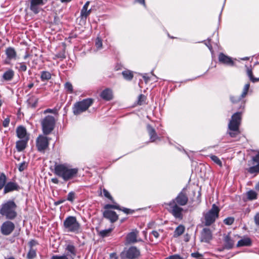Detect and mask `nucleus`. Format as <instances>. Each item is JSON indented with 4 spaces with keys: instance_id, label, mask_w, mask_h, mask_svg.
Listing matches in <instances>:
<instances>
[{
    "instance_id": "nucleus-19",
    "label": "nucleus",
    "mask_w": 259,
    "mask_h": 259,
    "mask_svg": "<svg viewBox=\"0 0 259 259\" xmlns=\"http://www.w3.org/2000/svg\"><path fill=\"white\" fill-rule=\"evenodd\" d=\"M219 61L220 63L228 66H233L234 62L232 59L225 55L224 53H221L219 55Z\"/></svg>"
},
{
    "instance_id": "nucleus-18",
    "label": "nucleus",
    "mask_w": 259,
    "mask_h": 259,
    "mask_svg": "<svg viewBox=\"0 0 259 259\" xmlns=\"http://www.w3.org/2000/svg\"><path fill=\"white\" fill-rule=\"evenodd\" d=\"M103 217L105 218L110 220V221L112 223L116 222L118 219V216L116 213L114 211L110 210H105L103 212Z\"/></svg>"
},
{
    "instance_id": "nucleus-8",
    "label": "nucleus",
    "mask_w": 259,
    "mask_h": 259,
    "mask_svg": "<svg viewBox=\"0 0 259 259\" xmlns=\"http://www.w3.org/2000/svg\"><path fill=\"white\" fill-rule=\"evenodd\" d=\"M42 131L45 135H48L54 130L56 120L53 116L47 115L40 121Z\"/></svg>"
},
{
    "instance_id": "nucleus-6",
    "label": "nucleus",
    "mask_w": 259,
    "mask_h": 259,
    "mask_svg": "<svg viewBox=\"0 0 259 259\" xmlns=\"http://www.w3.org/2000/svg\"><path fill=\"white\" fill-rule=\"evenodd\" d=\"M63 227L64 229L69 232L78 234L81 232L80 225L74 216L67 217L64 221Z\"/></svg>"
},
{
    "instance_id": "nucleus-63",
    "label": "nucleus",
    "mask_w": 259,
    "mask_h": 259,
    "mask_svg": "<svg viewBox=\"0 0 259 259\" xmlns=\"http://www.w3.org/2000/svg\"><path fill=\"white\" fill-rule=\"evenodd\" d=\"M33 86H34V83H32V82H31V83H29V84H28L27 87H28L29 89H31Z\"/></svg>"
},
{
    "instance_id": "nucleus-54",
    "label": "nucleus",
    "mask_w": 259,
    "mask_h": 259,
    "mask_svg": "<svg viewBox=\"0 0 259 259\" xmlns=\"http://www.w3.org/2000/svg\"><path fill=\"white\" fill-rule=\"evenodd\" d=\"M209 40H208V42H206L205 41H204V44H205V45L208 48L209 50L211 52H212V47L211 46V45L209 43Z\"/></svg>"
},
{
    "instance_id": "nucleus-32",
    "label": "nucleus",
    "mask_w": 259,
    "mask_h": 259,
    "mask_svg": "<svg viewBox=\"0 0 259 259\" xmlns=\"http://www.w3.org/2000/svg\"><path fill=\"white\" fill-rule=\"evenodd\" d=\"M51 78V74L47 71H43L41 72L40 78L41 81L48 80Z\"/></svg>"
},
{
    "instance_id": "nucleus-40",
    "label": "nucleus",
    "mask_w": 259,
    "mask_h": 259,
    "mask_svg": "<svg viewBox=\"0 0 259 259\" xmlns=\"http://www.w3.org/2000/svg\"><path fill=\"white\" fill-rule=\"evenodd\" d=\"M111 231L112 229L103 230L100 231L99 235L102 237H105L106 236H108Z\"/></svg>"
},
{
    "instance_id": "nucleus-16",
    "label": "nucleus",
    "mask_w": 259,
    "mask_h": 259,
    "mask_svg": "<svg viewBox=\"0 0 259 259\" xmlns=\"http://www.w3.org/2000/svg\"><path fill=\"white\" fill-rule=\"evenodd\" d=\"M44 4V0H31L30 9L34 14H38L40 11V7Z\"/></svg>"
},
{
    "instance_id": "nucleus-52",
    "label": "nucleus",
    "mask_w": 259,
    "mask_h": 259,
    "mask_svg": "<svg viewBox=\"0 0 259 259\" xmlns=\"http://www.w3.org/2000/svg\"><path fill=\"white\" fill-rule=\"evenodd\" d=\"M165 259H182V258L178 254L171 255Z\"/></svg>"
},
{
    "instance_id": "nucleus-56",
    "label": "nucleus",
    "mask_w": 259,
    "mask_h": 259,
    "mask_svg": "<svg viewBox=\"0 0 259 259\" xmlns=\"http://www.w3.org/2000/svg\"><path fill=\"white\" fill-rule=\"evenodd\" d=\"M143 77L146 83H147L149 81V79H150V78L146 74H144L143 75Z\"/></svg>"
},
{
    "instance_id": "nucleus-53",
    "label": "nucleus",
    "mask_w": 259,
    "mask_h": 259,
    "mask_svg": "<svg viewBox=\"0 0 259 259\" xmlns=\"http://www.w3.org/2000/svg\"><path fill=\"white\" fill-rule=\"evenodd\" d=\"M254 222L256 225L259 226V212L254 216Z\"/></svg>"
},
{
    "instance_id": "nucleus-50",
    "label": "nucleus",
    "mask_w": 259,
    "mask_h": 259,
    "mask_svg": "<svg viewBox=\"0 0 259 259\" xmlns=\"http://www.w3.org/2000/svg\"><path fill=\"white\" fill-rule=\"evenodd\" d=\"M144 97H145L144 95H143L142 94H141L139 96L138 101V104H139L140 105L142 104V103L144 101Z\"/></svg>"
},
{
    "instance_id": "nucleus-47",
    "label": "nucleus",
    "mask_w": 259,
    "mask_h": 259,
    "mask_svg": "<svg viewBox=\"0 0 259 259\" xmlns=\"http://www.w3.org/2000/svg\"><path fill=\"white\" fill-rule=\"evenodd\" d=\"M27 164L25 162L20 163L18 166V169L20 171H23L26 168Z\"/></svg>"
},
{
    "instance_id": "nucleus-45",
    "label": "nucleus",
    "mask_w": 259,
    "mask_h": 259,
    "mask_svg": "<svg viewBox=\"0 0 259 259\" xmlns=\"http://www.w3.org/2000/svg\"><path fill=\"white\" fill-rule=\"evenodd\" d=\"M75 198V193L73 191L70 192L67 195V200L72 202L74 201Z\"/></svg>"
},
{
    "instance_id": "nucleus-41",
    "label": "nucleus",
    "mask_w": 259,
    "mask_h": 259,
    "mask_svg": "<svg viewBox=\"0 0 259 259\" xmlns=\"http://www.w3.org/2000/svg\"><path fill=\"white\" fill-rule=\"evenodd\" d=\"M102 193L105 197L110 199L114 203L113 204L116 203L115 202H114V200L111 195H110V193L106 189H103Z\"/></svg>"
},
{
    "instance_id": "nucleus-9",
    "label": "nucleus",
    "mask_w": 259,
    "mask_h": 259,
    "mask_svg": "<svg viewBox=\"0 0 259 259\" xmlns=\"http://www.w3.org/2000/svg\"><path fill=\"white\" fill-rule=\"evenodd\" d=\"M120 255L122 259H136L140 256V251L137 247L133 246L122 251Z\"/></svg>"
},
{
    "instance_id": "nucleus-35",
    "label": "nucleus",
    "mask_w": 259,
    "mask_h": 259,
    "mask_svg": "<svg viewBox=\"0 0 259 259\" xmlns=\"http://www.w3.org/2000/svg\"><path fill=\"white\" fill-rule=\"evenodd\" d=\"M18 66H16V68L18 69L19 72H25L27 70V66L25 65L24 62L18 63Z\"/></svg>"
},
{
    "instance_id": "nucleus-61",
    "label": "nucleus",
    "mask_w": 259,
    "mask_h": 259,
    "mask_svg": "<svg viewBox=\"0 0 259 259\" xmlns=\"http://www.w3.org/2000/svg\"><path fill=\"white\" fill-rule=\"evenodd\" d=\"M36 244V242L33 240H32L29 242V245L31 246V247H32V246L35 245Z\"/></svg>"
},
{
    "instance_id": "nucleus-5",
    "label": "nucleus",
    "mask_w": 259,
    "mask_h": 259,
    "mask_svg": "<svg viewBox=\"0 0 259 259\" xmlns=\"http://www.w3.org/2000/svg\"><path fill=\"white\" fill-rule=\"evenodd\" d=\"M241 121V112H237L233 114L228 124L229 131L228 133L231 137L235 138L239 134V126Z\"/></svg>"
},
{
    "instance_id": "nucleus-17",
    "label": "nucleus",
    "mask_w": 259,
    "mask_h": 259,
    "mask_svg": "<svg viewBox=\"0 0 259 259\" xmlns=\"http://www.w3.org/2000/svg\"><path fill=\"white\" fill-rule=\"evenodd\" d=\"M20 187L16 182L14 181L8 182L4 188V194H7L14 191H18Z\"/></svg>"
},
{
    "instance_id": "nucleus-58",
    "label": "nucleus",
    "mask_w": 259,
    "mask_h": 259,
    "mask_svg": "<svg viewBox=\"0 0 259 259\" xmlns=\"http://www.w3.org/2000/svg\"><path fill=\"white\" fill-rule=\"evenodd\" d=\"M51 181L52 183H54V184H58L59 182V180L56 178H52L51 179Z\"/></svg>"
},
{
    "instance_id": "nucleus-30",
    "label": "nucleus",
    "mask_w": 259,
    "mask_h": 259,
    "mask_svg": "<svg viewBox=\"0 0 259 259\" xmlns=\"http://www.w3.org/2000/svg\"><path fill=\"white\" fill-rule=\"evenodd\" d=\"M7 178L4 172L0 174V190H2L5 187L7 184Z\"/></svg>"
},
{
    "instance_id": "nucleus-36",
    "label": "nucleus",
    "mask_w": 259,
    "mask_h": 259,
    "mask_svg": "<svg viewBox=\"0 0 259 259\" xmlns=\"http://www.w3.org/2000/svg\"><path fill=\"white\" fill-rule=\"evenodd\" d=\"M122 74L124 78L126 80H131L133 77V73L129 70L123 71L122 72Z\"/></svg>"
},
{
    "instance_id": "nucleus-26",
    "label": "nucleus",
    "mask_w": 259,
    "mask_h": 259,
    "mask_svg": "<svg viewBox=\"0 0 259 259\" xmlns=\"http://www.w3.org/2000/svg\"><path fill=\"white\" fill-rule=\"evenodd\" d=\"M29 138L21 139L16 142V147L18 151H23L26 147Z\"/></svg>"
},
{
    "instance_id": "nucleus-7",
    "label": "nucleus",
    "mask_w": 259,
    "mask_h": 259,
    "mask_svg": "<svg viewBox=\"0 0 259 259\" xmlns=\"http://www.w3.org/2000/svg\"><path fill=\"white\" fill-rule=\"evenodd\" d=\"M93 100L91 98H87L82 101L76 102L72 107L73 113L75 115H78L85 111L93 104Z\"/></svg>"
},
{
    "instance_id": "nucleus-15",
    "label": "nucleus",
    "mask_w": 259,
    "mask_h": 259,
    "mask_svg": "<svg viewBox=\"0 0 259 259\" xmlns=\"http://www.w3.org/2000/svg\"><path fill=\"white\" fill-rule=\"evenodd\" d=\"M5 54L7 58L5 63L8 64L12 60H16L17 58V53L15 49L11 47L7 48L5 50Z\"/></svg>"
},
{
    "instance_id": "nucleus-39",
    "label": "nucleus",
    "mask_w": 259,
    "mask_h": 259,
    "mask_svg": "<svg viewBox=\"0 0 259 259\" xmlns=\"http://www.w3.org/2000/svg\"><path fill=\"white\" fill-rule=\"evenodd\" d=\"M102 40L99 37H97L95 40V46L97 50H100L102 48Z\"/></svg>"
},
{
    "instance_id": "nucleus-34",
    "label": "nucleus",
    "mask_w": 259,
    "mask_h": 259,
    "mask_svg": "<svg viewBox=\"0 0 259 259\" xmlns=\"http://www.w3.org/2000/svg\"><path fill=\"white\" fill-rule=\"evenodd\" d=\"M247 74L249 77L250 80L252 82H255L259 81V78L254 77L252 74V71L251 69L247 68Z\"/></svg>"
},
{
    "instance_id": "nucleus-46",
    "label": "nucleus",
    "mask_w": 259,
    "mask_h": 259,
    "mask_svg": "<svg viewBox=\"0 0 259 259\" xmlns=\"http://www.w3.org/2000/svg\"><path fill=\"white\" fill-rule=\"evenodd\" d=\"M234 222V219L232 217H228L224 220V223L227 225H232Z\"/></svg>"
},
{
    "instance_id": "nucleus-42",
    "label": "nucleus",
    "mask_w": 259,
    "mask_h": 259,
    "mask_svg": "<svg viewBox=\"0 0 259 259\" xmlns=\"http://www.w3.org/2000/svg\"><path fill=\"white\" fill-rule=\"evenodd\" d=\"M65 89L69 93L72 94L73 92V86L69 82H67L65 84Z\"/></svg>"
},
{
    "instance_id": "nucleus-1",
    "label": "nucleus",
    "mask_w": 259,
    "mask_h": 259,
    "mask_svg": "<svg viewBox=\"0 0 259 259\" xmlns=\"http://www.w3.org/2000/svg\"><path fill=\"white\" fill-rule=\"evenodd\" d=\"M188 202L187 194L182 191L177 197L169 202L165 203L168 212L176 219L182 220L183 218L184 209L182 206L186 205Z\"/></svg>"
},
{
    "instance_id": "nucleus-62",
    "label": "nucleus",
    "mask_w": 259,
    "mask_h": 259,
    "mask_svg": "<svg viewBox=\"0 0 259 259\" xmlns=\"http://www.w3.org/2000/svg\"><path fill=\"white\" fill-rule=\"evenodd\" d=\"M255 73L257 75L259 76V64L255 67Z\"/></svg>"
},
{
    "instance_id": "nucleus-11",
    "label": "nucleus",
    "mask_w": 259,
    "mask_h": 259,
    "mask_svg": "<svg viewBox=\"0 0 259 259\" xmlns=\"http://www.w3.org/2000/svg\"><path fill=\"white\" fill-rule=\"evenodd\" d=\"M139 232L137 229L133 230L128 233L125 238V244H134L138 242H143V240L139 238Z\"/></svg>"
},
{
    "instance_id": "nucleus-57",
    "label": "nucleus",
    "mask_w": 259,
    "mask_h": 259,
    "mask_svg": "<svg viewBox=\"0 0 259 259\" xmlns=\"http://www.w3.org/2000/svg\"><path fill=\"white\" fill-rule=\"evenodd\" d=\"M64 201H65V200H63V199L59 200L55 202L54 204H55V205L57 206V205H58L63 203Z\"/></svg>"
},
{
    "instance_id": "nucleus-28",
    "label": "nucleus",
    "mask_w": 259,
    "mask_h": 259,
    "mask_svg": "<svg viewBox=\"0 0 259 259\" xmlns=\"http://www.w3.org/2000/svg\"><path fill=\"white\" fill-rule=\"evenodd\" d=\"M251 240L248 237L243 238L242 239L238 241L237 246H249L251 245Z\"/></svg>"
},
{
    "instance_id": "nucleus-29",
    "label": "nucleus",
    "mask_w": 259,
    "mask_h": 259,
    "mask_svg": "<svg viewBox=\"0 0 259 259\" xmlns=\"http://www.w3.org/2000/svg\"><path fill=\"white\" fill-rule=\"evenodd\" d=\"M224 241L226 248L230 249L233 247L234 244V241L231 238L229 234L225 237Z\"/></svg>"
},
{
    "instance_id": "nucleus-12",
    "label": "nucleus",
    "mask_w": 259,
    "mask_h": 259,
    "mask_svg": "<svg viewBox=\"0 0 259 259\" xmlns=\"http://www.w3.org/2000/svg\"><path fill=\"white\" fill-rule=\"evenodd\" d=\"M15 228L14 223L11 220H7L4 222L1 226V233L5 236L10 235L14 230Z\"/></svg>"
},
{
    "instance_id": "nucleus-27",
    "label": "nucleus",
    "mask_w": 259,
    "mask_h": 259,
    "mask_svg": "<svg viewBox=\"0 0 259 259\" xmlns=\"http://www.w3.org/2000/svg\"><path fill=\"white\" fill-rule=\"evenodd\" d=\"M100 96L104 100L109 101L112 99V92L109 89H106L101 92Z\"/></svg>"
},
{
    "instance_id": "nucleus-31",
    "label": "nucleus",
    "mask_w": 259,
    "mask_h": 259,
    "mask_svg": "<svg viewBox=\"0 0 259 259\" xmlns=\"http://www.w3.org/2000/svg\"><path fill=\"white\" fill-rule=\"evenodd\" d=\"M185 231V227L183 225H179L176 228L175 230L174 236V237H178L181 235Z\"/></svg>"
},
{
    "instance_id": "nucleus-51",
    "label": "nucleus",
    "mask_w": 259,
    "mask_h": 259,
    "mask_svg": "<svg viewBox=\"0 0 259 259\" xmlns=\"http://www.w3.org/2000/svg\"><path fill=\"white\" fill-rule=\"evenodd\" d=\"M56 111L57 110L55 109H47L44 111V113L46 114L47 113H52L55 114Z\"/></svg>"
},
{
    "instance_id": "nucleus-60",
    "label": "nucleus",
    "mask_w": 259,
    "mask_h": 259,
    "mask_svg": "<svg viewBox=\"0 0 259 259\" xmlns=\"http://www.w3.org/2000/svg\"><path fill=\"white\" fill-rule=\"evenodd\" d=\"M136 1L139 4L143 5L144 7H146L145 0H136Z\"/></svg>"
},
{
    "instance_id": "nucleus-20",
    "label": "nucleus",
    "mask_w": 259,
    "mask_h": 259,
    "mask_svg": "<svg viewBox=\"0 0 259 259\" xmlns=\"http://www.w3.org/2000/svg\"><path fill=\"white\" fill-rule=\"evenodd\" d=\"M249 87H250L249 83L246 84L244 87L243 92L240 96H239V97L231 96L230 97V99H231V101H232V102L233 103H237V102L240 101L242 98H244L248 93Z\"/></svg>"
},
{
    "instance_id": "nucleus-55",
    "label": "nucleus",
    "mask_w": 259,
    "mask_h": 259,
    "mask_svg": "<svg viewBox=\"0 0 259 259\" xmlns=\"http://www.w3.org/2000/svg\"><path fill=\"white\" fill-rule=\"evenodd\" d=\"M151 235H152L156 238H158L159 236V234L156 231H153L151 232Z\"/></svg>"
},
{
    "instance_id": "nucleus-22",
    "label": "nucleus",
    "mask_w": 259,
    "mask_h": 259,
    "mask_svg": "<svg viewBox=\"0 0 259 259\" xmlns=\"http://www.w3.org/2000/svg\"><path fill=\"white\" fill-rule=\"evenodd\" d=\"M15 72L12 69H8L3 74L2 81H10L14 78Z\"/></svg>"
},
{
    "instance_id": "nucleus-38",
    "label": "nucleus",
    "mask_w": 259,
    "mask_h": 259,
    "mask_svg": "<svg viewBox=\"0 0 259 259\" xmlns=\"http://www.w3.org/2000/svg\"><path fill=\"white\" fill-rule=\"evenodd\" d=\"M36 256V253L35 250L31 247L27 254V258L28 259H33Z\"/></svg>"
},
{
    "instance_id": "nucleus-59",
    "label": "nucleus",
    "mask_w": 259,
    "mask_h": 259,
    "mask_svg": "<svg viewBox=\"0 0 259 259\" xmlns=\"http://www.w3.org/2000/svg\"><path fill=\"white\" fill-rule=\"evenodd\" d=\"M191 256L193 257H198L201 256V254H200L199 253L197 252H194L192 253L191 254Z\"/></svg>"
},
{
    "instance_id": "nucleus-25",
    "label": "nucleus",
    "mask_w": 259,
    "mask_h": 259,
    "mask_svg": "<svg viewBox=\"0 0 259 259\" xmlns=\"http://www.w3.org/2000/svg\"><path fill=\"white\" fill-rule=\"evenodd\" d=\"M104 208L105 209L112 208V209H118V210H122V211H123L124 213H125L126 214H128L132 212L131 210L130 209H128L126 208H121L119 206V205L118 204H117V203H115L114 204H106L104 206Z\"/></svg>"
},
{
    "instance_id": "nucleus-43",
    "label": "nucleus",
    "mask_w": 259,
    "mask_h": 259,
    "mask_svg": "<svg viewBox=\"0 0 259 259\" xmlns=\"http://www.w3.org/2000/svg\"><path fill=\"white\" fill-rule=\"evenodd\" d=\"M66 250L74 255L76 254V250L74 245L69 244L67 246Z\"/></svg>"
},
{
    "instance_id": "nucleus-48",
    "label": "nucleus",
    "mask_w": 259,
    "mask_h": 259,
    "mask_svg": "<svg viewBox=\"0 0 259 259\" xmlns=\"http://www.w3.org/2000/svg\"><path fill=\"white\" fill-rule=\"evenodd\" d=\"M10 119L9 117H7L4 119L3 122V125L5 127H7L9 126L10 123Z\"/></svg>"
},
{
    "instance_id": "nucleus-64",
    "label": "nucleus",
    "mask_w": 259,
    "mask_h": 259,
    "mask_svg": "<svg viewBox=\"0 0 259 259\" xmlns=\"http://www.w3.org/2000/svg\"><path fill=\"white\" fill-rule=\"evenodd\" d=\"M255 189L257 191H259V182L255 185Z\"/></svg>"
},
{
    "instance_id": "nucleus-37",
    "label": "nucleus",
    "mask_w": 259,
    "mask_h": 259,
    "mask_svg": "<svg viewBox=\"0 0 259 259\" xmlns=\"http://www.w3.org/2000/svg\"><path fill=\"white\" fill-rule=\"evenodd\" d=\"M247 196L249 200H252L257 198V194L255 191L250 190L247 192Z\"/></svg>"
},
{
    "instance_id": "nucleus-23",
    "label": "nucleus",
    "mask_w": 259,
    "mask_h": 259,
    "mask_svg": "<svg viewBox=\"0 0 259 259\" xmlns=\"http://www.w3.org/2000/svg\"><path fill=\"white\" fill-rule=\"evenodd\" d=\"M17 137L20 139H26L29 138L27 134L26 129L23 126H19L16 129Z\"/></svg>"
},
{
    "instance_id": "nucleus-10",
    "label": "nucleus",
    "mask_w": 259,
    "mask_h": 259,
    "mask_svg": "<svg viewBox=\"0 0 259 259\" xmlns=\"http://www.w3.org/2000/svg\"><path fill=\"white\" fill-rule=\"evenodd\" d=\"M49 139L47 137L39 135L36 140V146L37 150L42 153H45V150L49 147Z\"/></svg>"
},
{
    "instance_id": "nucleus-4",
    "label": "nucleus",
    "mask_w": 259,
    "mask_h": 259,
    "mask_svg": "<svg viewBox=\"0 0 259 259\" xmlns=\"http://www.w3.org/2000/svg\"><path fill=\"white\" fill-rule=\"evenodd\" d=\"M220 211L219 206L213 204L211 209L203 212L201 219L202 225L208 227L213 224L219 218Z\"/></svg>"
},
{
    "instance_id": "nucleus-2",
    "label": "nucleus",
    "mask_w": 259,
    "mask_h": 259,
    "mask_svg": "<svg viewBox=\"0 0 259 259\" xmlns=\"http://www.w3.org/2000/svg\"><path fill=\"white\" fill-rule=\"evenodd\" d=\"M78 171L77 167H73L67 163L56 164L54 167V174L65 182L76 178Z\"/></svg>"
},
{
    "instance_id": "nucleus-49",
    "label": "nucleus",
    "mask_w": 259,
    "mask_h": 259,
    "mask_svg": "<svg viewBox=\"0 0 259 259\" xmlns=\"http://www.w3.org/2000/svg\"><path fill=\"white\" fill-rule=\"evenodd\" d=\"M51 259H68L67 256L65 255L59 256V255H53L52 256Z\"/></svg>"
},
{
    "instance_id": "nucleus-24",
    "label": "nucleus",
    "mask_w": 259,
    "mask_h": 259,
    "mask_svg": "<svg viewBox=\"0 0 259 259\" xmlns=\"http://www.w3.org/2000/svg\"><path fill=\"white\" fill-rule=\"evenodd\" d=\"M89 5L90 2H87L81 10L80 16L81 19H86L87 17L90 14L91 12V9L88 10Z\"/></svg>"
},
{
    "instance_id": "nucleus-3",
    "label": "nucleus",
    "mask_w": 259,
    "mask_h": 259,
    "mask_svg": "<svg viewBox=\"0 0 259 259\" xmlns=\"http://www.w3.org/2000/svg\"><path fill=\"white\" fill-rule=\"evenodd\" d=\"M17 205L13 200L4 201L0 207V214L8 220H14L17 217Z\"/></svg>"
},
{
    "instance_id": "nucleus-14",
    "label": "nucleus",
    "mask_w": 259,
    "mask_h": 259,
    "mask_svg": "<svg viewBox=\"0 0 259 259\" xmlns=\"http://www.w3.org/2000/svg\"><path fill=\"white\" fill-rule=\"evenodd\" d=\"M253 165L247 169V171L251 174L259 173V151L252 158Z\"/></svg>"
},
{
    "instance_id": "nucleus-33",
    "label": "nucleus",
    "mask_w": 259,
    "mask_h": 259,
    "mask_svg": "<svg viewBox=\"0 0 259 259\" xmlns=\"http://www.w3.org/2000/svg\"><path fill=\"white\" fill-rule=\"evenodd\" d=\"M38 99L34 96H31L28 100V103L32 107H35L37 104Z\"/></svg>"
},
{
    "instance_id": "nucleus-21",
    "label": "nucleus",
    "mask_w": 259,
    "mask_h": 259,
    "mask_svg": "<svg viewBox=\"0 0 259 259\" xmlns=\"http://www.w3.org/2000/svg\"><path fill=\"white\" fill-rule=\"evenodd\" d=\"M147 129L150 137V140L151 142H154L156 140H160L159 137L157 136L155 129L151 125L148 124L147 125Z\"/></svg>"
},
{
    "instance_id": "nucleus-13",
    "label": "nucleus",
    "mask_w": 259,
    "mask_h": 259,
    "mask_svg": "<svg viewBox=\"0 0 259 259\" xmlns=\"http://www.w3.org/2000/svg\"><path fill=\"white\" fill-rule=\"evenodd\" d=\"M212 239V232L207 227L204 228L200 233V241L203 242L209 243Z\"/></svg>"
},
{
    "instance_id": "nucleus-44",
    "label": "nucleus",
    "mask_w": 259,
    "mask_h": 259,
    "mask_svg": "<svg viewBox=\"0 0 259 259\" xmlns=\"http://www.w3.org/2000/svg\"><path fill=\"white\" fill-rule=\"evenodd\" d=\"M211 159L215 162L216 164L219 165L220 166H222V162L221 161V160L217 156L215 155H211L210 156Z\"/></svg>"
}]
</instances>
